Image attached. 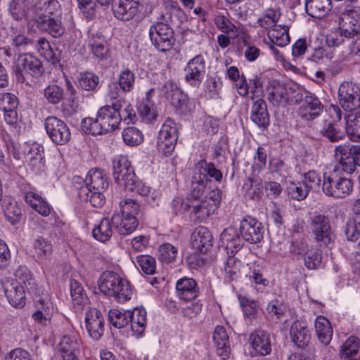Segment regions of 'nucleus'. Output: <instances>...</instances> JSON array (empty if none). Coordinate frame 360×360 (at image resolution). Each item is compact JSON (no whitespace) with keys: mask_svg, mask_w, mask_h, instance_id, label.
Masks as SVG:
<instances>
[{"mask_svg":"<svg viewBox=\"0 0 360 360\" xmlns=\"http://www.w3.org/2000/svg\"><path fill=\"white\" fill-rule=\"evenodd\" d=\"M268 100L274 105H284L288 101V91L282 86H278L273 88L269 94Z\"/></svg>","mask_w":360,"mask_h":360,"instance_id":"nucleus-60","label":"nucleus"},{"mask_svg":"<svg viewBox=\"0 0 360 360\" xmlns=\"http://www.w3.org/2000/svg\"><path fill=\"white\" fill-rule=\"evenodd\" d=\"M112 176L116 183L123 186L126 189L135 182L136 174L134 169L124 155H119L112 161Z\"/></svg>","mask_w":360,"mask_h":360,"instance_id":"nucleus-12","label":"nucleus"},{"mask_svg":"<svg viewBox=\"0 0 360 360\" xmlns=\"http://www.w3.org/2000/svg\"><path fill=\"white\" fill-rule=\"evenodd\" d=\"M323 137L330 142H338L342 141L345 137V132L337 128L333 122L325 123L320 131Z\"/></svg>","mask_w":360,"mask_h":360,"instance_id":"nucleus-44","label":"nucleus"},{"mask_svg":"<svg viewBox=\"0 0 360 360\" xmlns=\"http://www.w3.org/2000/svg\"><path fill=\"white\" fill-rule=\"evenodd\" d=\"M215 23L217 27L223 32L229 34L232 39H236L239 36L238 28L226 17L219 16Z\"/></svg>","mask_w":360,"mask_h":360,"instance_id":"nucleus-57","label":"nucleus"},{"mask_svg":"<svg viewBox=\"0 0 360 360\" xmlns=\"http://www.w3.org/2000/svg\"><path fill=\"white\" fill-rule=\"evenodd\" d=\"M288 27L286 25H276L268 31V37L271 44L278 46H285L290 42Z\"/></svg>","mask_w":360,"mask_h":360,"instance_id":"nucleus-37","label":"nucleus"},{"mask_svg":"<svg viewBox=\"0 0 360 360\" xmlns=\"http://www.w3.org/2000/svg\"><path fill=\"white\" fill-rule=\"evenodd\" d=\"M239 231L244 241L257 244L264 238V226L255 218L245 216L240 222Z\"/></svg>","mask_w":360,"mask_h":360,"instance_id":"nucleus-14","label":"nucleus"},{"mask_svg":"<svg viewBox=\"0 0 360 360\" xmlns=\"http://www.w3.org/2000/svg\"><path fill=\"white\" fill-rule=\"evenodd\" d=\"M153 92V89H150L148 92V96ZM138 114L145 122H149L154 120L157 117V112L153 108V103L150 100V97L147 98L146 102H142L137 108Z\"/></svg>","mask_w":360,"mask_h":360,"instance_id":"nucleus-43","label":"nucleus"},{"mask_svg":"<svg viewBox=\"0 0 360 360\" xmlns=\"http://www.w3.org/2000/svg\"><path fill=\"white\" fill-rule=\"evenodd\" d=\"M35 46L39 53L44 57L47 61L53 65H56L59 63V58L56 56L49 42L45 38L39 39Z\"/></svg>","mask_w":360,"mask_h":360,"instance_id":"nucleus-47","label":"nucleus"},{"mask_svg":"<svg viewBox=\"0 0 360 360\" xmlns=\"http://www.w3.org/2000/svg\"><path fill=\"white\" fill-rule=\"evenodd\" d=\"M206 69L205 57L198 54L191 59L184 68V79L191 86L198 88L202 84Z\"/></svg>","mask_w":360,"mask_h":360,"instance_id":"nucleus-13","label":"nucleus"},{"mask_svg":"<svg viewBox=\"0 0 360 360\" xmlns=\"http://www.w3.org/2000/svg\"><path fill=\"white\" fill-rule=\"evenodd\" d=\"M38 16L60 17L61 7L57 0H47L41 6L37 7Z\"/></svg>","mask_w":360,"mask_h":360,"instance_id":"nucleus-45","label":"nucleus"},{"mask_svg":"<svg viewBox=\"0 0 360 360\" xmlns=\"http://www.w3.org/2000/svg\"><path fill=\"white\" fill-rule=\"evenodd\" d=\"M238 299L245 317L250 321L256 319L259 314L257 303L255 301L250 300L245 297L239 296Z\"/></svg>","mask_w":360,"mask_h":360,"instance_id":"nucleus-52","label":"nucleus"},{"mask_svg":"<svg viewBox=\"0 0 360 360\" xmlns=\"http://www.w3.org/2000/svg\"><path fill=\"white\" fill-rule=\"evenodd\" d=\"M212 339L216 347L217 354L221 360L229 358L231 353L229 338L225 328L217 326L212 335Z\"/></svg>","mask_w":360,"mask_h":360,"instance_id":"nucleus-24","label":"nucleus"},{"mask_svg":"<svg viewBox=\"0 0 360 360\" xmlns=\"http://www.w3.org/2000/svg\"><path fill=\"white\" fill-rule=\"evenodd\" d=\"M98 284L103 294L113 297L118 302L123 303L131 299L132 290L129 282L116 272L104 271L101 274Z\"/></svg>","mask_w":360,"mask_h":360,"instance_id":"nucleus-2","label":"nucleus"},{"mask_svg":"<svg viewBox=\"0 0 360 360\" xmlns=\"http://www.w3.org/2000/svg\"><path fill=\"white\" fill-rule=\"evenodd\" d=\"M216 210L214 207L210 205L206 200H202L200 203L193 206L191 212L194 214L195 219L203 221L213 214Z\"/></svg>","mask_w":360,"mask_h":360,"instance_id":"nucleus-50","label":"nucleus"},{"mask_svg":"<svg viewBox=\"0 0 360 360\" xmlns=\"http://www.w3.org/2000/svg\"><path fill=\"white\" fill-rule=\"evenodd\" d=\"M70 295L75 304L81 305L86 302L87 297L82 284L72 279L70 281Z\"/></svg>","mask_w":360,"mask_h":360,"instance_id":"nucleus-59","label":"nucleus"},{"mask_svg":"<svg viewBox=\"0 0 360 360\" xmlns=\"http://www.w3.org/2000/svg\"><path fill=\"white\" fill-rule=\"evenodd\" d=\"M16 280L20 285H23L24 289L29 290L30 292L35 295H41V291L44 295V289L34 282V278L30 274V271L25 267H20L15 272Z\"/></svg>","mask_w":360,"mask_h":360,"instance_id":"nucleus-32","label":"nucleus"},{"mask_svg":"<svg viewBox=\"0 0 360 360\" xmlns=\"http://www.w3.org/2000/svg\"><path fill=\"white\" fill-rule=\"evenodd\" d=\"M139 4V0H114L112 11L117 19L129 21L138 13Z\"/></svg>","mask_w":360,"mask_h":360,"instance_id":"nucleus-19","label":"nucleus"},{"mask_svg":"<svg viewBox=\"0 0 360 360\" xmlns=\"http://www.w3.org/2000/svg\"><path fill=\"white\" fill-rule=\"evenodd\" d=\"M178 139V130L175 123L168 119L162 124L157 139L158 150L168 156L174 151Z\"/></svg>","mask_w":360,"mask_h":360,"instance_id":"nucleus-10","label":"nucleus"},{"mask_svg":"<svg viewBox=\"0 0 360 360\" xmlns=\"http://www.w3.org/2000/svg\"><path fill=\"white\" fill-rule=\"evenodd\" d=\"M336 169L352 174L360 167V145H340L335 148Z\"/></svg>","mask_w":360,"mask_h":360,"instance_id":"nucleus-6","label":"nucleus"},{"mask_svg":"<svg viewBox=\"0 0 360 360\" xmlns=\"http://www.w3.org/2000/svg\"><path fill=\"white\" fill-rule=\"evenodd\" d=\"M130 327L134 334L142 335L147 323V313L144 308H135L130 311Z\"/></svg>","mask_w":360,"mask_h":360,"instance_id":"nucleus-35","label":"nucleus"},{"mask_svg":"<svg viewBox=\"0 0 360 360\" xmlns=\"http://www.w3.org/2000/svg\"><path fill=\"white\" fill-rule=\"evenodd\" d=\"M44 96L49 103L56 105L63 99L64 91L58 85L49 84L44 89Z\"/></svg>","mask_w":360,"mask_h":360,"instance_id":"nucleus-55","label":"nucleus"},{"mask_svg":"<svg viewBox=\"0 0 360 360\" xmlns=\"http://www.w3.org/2000/svg\"><path fill=\"white\" fill-rule=\"evenodd\" d=\"M149 36L154 46L162 52L169 51L175 42L173 29L162 22H155L150 26Z\"/></svg>","mask_w":360,"mask_h":360,"instance_id":"nucleus-9","label":"nucleus"},{"mask_svg":"<svg viewBox=\"0 0 360 360\" xmlns=\"http://www.w3.org/2000/svg\"><path fill=\"white\" fill-rule=\"evenodd\" d=\"M192 247L198 252L207 253L212 247V235L205 226L198 227L191 236Z\"/></svg>","mask_w":360,"mask_h":360,"instance_id":"nucleus-23","label":"nucleus"},{"mask_svg":"<svg viewBox=\"0 0 360 360\" xmlns=\"http://www.w3.org/2000/svg\"><path fill=\"white\" fill-rule=\"evenodd\" d=\"M120 214L115 213L111 221L115 230L120 235L131 233L138 226L136 215L139 211V204L132 199H125L120 202Z\"/></svg>","mask_w":360,"mask_h":360,"instance_id":"nucleus-4","label":"nucleus"},{"mask_svg":"<svg viewBox=\"0 0 360 360\" xmlns=\"http://www.w3.org/2000/svg\"><path fill=\"white\" fill-rule=\"evenodd\" d=\"M13 63L12 72L15 77L16 82L27 86H30L26 75L38 78L43 75L44 70L41 62L32 54L19 53Z\"/></svg>","mask_w":360,"mask_h":360,"instance_id":"nucleus-3","label":"nucleus"},{"mask_svg":"<svg viewBox=\"0 0 360 360\" xmlns=\"http://www.w3.org/2000/svg\"><path fill=\"white\" fill-rule=\"evenodd\" d=\"M33 250L38 262H43L51 253V245L44 238L39 237L33 243Z\"/></svg>","mask_w":360,"mask_h":360,"instance_id":"nucleus-53","label":"nucleus"},{"mask_svg":"<svg viewBox=\"0 0 360 360\" xmlns=\"http://www.w3.org/2000/svg\"><path fill=\"white\" fill-rule=\"evenodd\" d=\"M315 330L319 342L326 346L329 345L333 334L329 321L323 316H319L315 321Z\"/></svg>","mask_w":360,"mask_h":360,"instance_id":"nucleus-34","label":"nucleus"},{"mask_svg":"<svg viewBox=\"0 0 360 360\" xmlns=\"http://www.w3.org/2000/svg\"><path fill=\"white\" fill-rule=\"evenodd\" d=\"M323 109V105L314 94L304 91V102L300 108V115L302 119L314 120L321 115Z\"/></svg>","mask_w":360,"mask_h":360,"instance_id":"nucleus-18","label":"nucleus"},{"mask_svg":"<svg viewBox=\"0 0 360 360\" xmlns=\"http://www.w3.org/2000/svg\"><path fill=\"white\" fill-rule=\"evenodd\" d=\"M88 47L94 58L99 63H108L111 58V51L105 37L100 32L92 34L88 41Z\"/></svg>","mask_w":360,"mask_h":360,"instance_id":"nucleus-16","label":"nucleus"},{"mask_svg":"<svg viewBox=\"0 0 360 360\" xmlns=\"http://www.w3.org/2000/svg\"><path fill=\"white\" fill-rule=\"evenodd\" d=\"M220 240L222 245L230 250L232 254L237 252L244 245V240L239 230L233 227L225 229L220 236Z\"/></svg>","mask_w":360,"mask_h":360,"instance_id":"nucleus-26","label":"nucleus"},{"mask_svg":"<svg viewBox=\"0 0 360 360\" xmlns=\"http://www.w3.org/2000/svg\"><path fill=\"white\" fill-rule=\"evenodd\" d=\"M340 26L347 29H354L356 32L360 28V11L356 7L346 8L341 15Z\"/></svg>","mask_w":360,"mask_h":360,"instance_id":"nucleus-36","label":"nucleus"},{"mask_svg":"<svg viewBox=\"0 0 360 360\" xmlns=\"http://www.w3.org/2000/svg\"><path fill=\"white\" fill-rule=\"evenodd\" d=\"M37 27L56 38L61 37L65 32V27L60 17L38 16L36 19Z\"/></svg>","mask_w":360,"mask_h":360,"instance_id":"nucleus-22","label":"nucleus"},{"mask_svg":"<svg viewBox=\"0 0 360 360\" xmlns=\"http://www.w3.org/2000/svg\"><path fill=\"white\" fill-rule=\"evenodd\" d=\"M241 262L233 256H229L224 266V280L233 281L237 280L240 276Z\"/></svg>","mask_w":360,"mask_h":360,"instance_id":"nucleus-40","label":"nucleus"},{"mask_svg":"<svg viewBox=\"0 0 360 360\" xmlns=\"http://www.w3.org/2000/svg\"><path fill=\"white\" fill-rule=\"evenodd\" d=\"M281 13L279 11L269 8L265 11L262 17L257 20V23L262 28L271 30L277 25Z\"/></svg>","mask_w":360,"mask_h":360,"instance_id":"nucleus-49","label":"nucleus"},{"mask_svg":"<svg viewBox=\"0 0 360 360\" xmlns=\"http://www.w3.org/2000/svg\"><path fill=\"white\" fill-rule=\"evenodd\" d=\"M291 341L299 348L306 347L310 341L311 335L306 324L300 321L292 323L290 330Z\"/></svg>","mask_w":360,"mask_h":360,"instance_id":"nucleus-27","label":"nucleus"},{"mask_svg":"<svg viewBox=\"0 0 360 360\" xmlns=\"http://www.w3.org/2000/svg\"><path fill=\"white\" fill-rule=\"evenodd\" d=\"M178 297L184 301H191L198 297L200 290L198 283L193 278H183L179 279L176 284Z\"/></svg>","mask_w":360,"mask_h":360,"instance_id":"nucleus-25","label":"nucleus"},{"mask_svg":"<svg viewBox=\"0 0 360 360\" xmlns=\"http://www.w3.org/2000/svg\"><path fill=\"white\" fill-rule=\"evenodd\" d=\"M118 84L122 92H130L134 89L135 84L134 73L127 68L123 70L120 73Z\"/></svg>","mask_w":360,"mask_h":360,"instance_id":"nucleus-54","label":"nucleus"},{"mask_svg":"<svg viewBox=\"0 0 360 360\" xmlns=\"http://www.w3.org/2000/svg\"><path fill=\"white\" fill-rule=\"evenodd\" d=\"M251 120L259 128L266 129L270 124L269 114L266 102L259 98L256 100L251 108Z\"/></svg>","mask_w":360,"mask_h":360,"instance_id":"nucleus-28","label":"nucleus"},{"mask_svg":"<svg viewBox=\"0 0 360 360\" xmlns=\"http://www.w3.org/2000/svg\"><path fill=\"white\" fill-rule=\"evenodd\" d=\"M332 9L331 0H306L305 11L311 17L321 19Z\"/></svg>","mask_w":360,"mask_h":360,"instance_id":"nucleus-29","label":"nucleus"},{"mask_svg":"<svg viewBox=\"0 0 360 360\" xmlns=\"http://www.w3.org/2000/svg\"><path fill=\"white\" fill-rule=\"evenodd\" d=\"M286 311V306L279 300L270 301L266 307L267 316L272 319H280Z\"/></svg>","mask_w":360,"mask_h":360,"instance_id":"nucleus-61","label":"nucleus"},{"mask_svg":"<svg viewBox=\"0 0 360 360\" xmlns=\"http://www.w3.org/2000/svg\"><path fill=\"white\" fill-rule=\"evenodd\" d=\"M112 221L108 218H104L100 224L92 231V235L95 239L101 242L108 240L112 236Z\"/></svg>","mask_w":360,"mask_h":360,"instance_id":"nucleus-41","label":"nucleus"},{"mask_svg":"<svg viewBox=\"0 0 360 360\" xmlns=\"http://www.w3.org/2000/svg\"><path fill=\"white\" fill-rule=\"evenodd\" d=\"M335 166L333 171L324 173L322 191L328 196L335 198H344L353 191L354 182L349 178L340 176Z\"/></svg>","mask_w":360,"mask_h":360,"instance_id":"nucleus-5","label":"nucleus"},{"mask_svg":"<svg viewBox=\"0 0 360 360\" xmlns=\"http://www.w3.org/2000/svg\"><path fill=\"white\" fill-rule=\"evenodd\" d=\"M176 255L177 248L170 243H164L159 248V259L163 262H172Z\"/></svg>","mask_w":360,"mask_h":360,"instance_id":"nucleus-64","label":"nucleus"},{"mask_svg":"<svg viewBox=\"0 0 360 360\" xmlns=\"http://www.w3.org/2000/svg\"><path fill=\"white\" fill-rule=\"evenodd\" d=\"M37 311L32 314L35 321L46 325V321L50 320L53 314V307L51 302L46 291L44 289V295L41 292V295H35Z\"/></svg>","mask_w":360,"mask_h":360,"instance_id":"nucleus-21","label":"nucleus"},{"mask_svg":"<svg viewBox=\"0 0 360 360\" xmlns=\"http://www.w3.org/2000/svg\"><path fill=\"white\" fill-rule=\"evenodd\" d=\"M303 184L308 190L318 191L321 187V176L314 170H310L303 174Z\"/></svg>","mask_w":360,"mask_h":360,"instance_id":"nucleus-63","label":"nucleus"},{"mask_svg":"<svg viewBox=\"0 0 360 360\" xmlns=\"http://www.w3.org/2000/svg\"><path fill=\"white\" fill-rule=\"evenodd\" d=\"M360 340L354 336H349L340 349V356L342 359L359 356Z\"/></svg>","mask_w":360,"mask_h":360,"instance_id":"nucleus-38","label":"nucleus"},{"mask_svg":"<svg viewBox=\"0 0 360 360\" xmlns=\"http://www.w3.org/2000/svg\"><path fill=\"white\" fill-rule=\"evenodd\" d=\"M262 181L254 180L248 178L247 182L244 184L243 188L246 189V194L252 200H259L262 195Z\"/></svg>","mask_w":360,"mask_h":360,"instance_id":"nucleus-62","label":"nucleus"},{"mask_svg":"<svg viewBox=\"0 0 360 360\" xmlns=\"http://www.w3.org/2000/svg\"><path fill=\"white\" fill-rule=\"evenodd\" d=\"M28 10L26 0H12L9 5V11L16 20L25 18Z\"/></svg>","mask_w":360,"mask_h":360,"instance_id":"nucleus-56","label":"nucleus"},{"mask_svg":"<svg viewBox=\"0 0 360 360\" xmlns=\"http://www.w3.org/2000/svg\"><path fill=\"white\" fill-rule=\"evenodd\" d=\"M44 128L51 141L56 145H65L71 139L70 130L66 123L55 116L45 119Z\"/></svg>","mask_w":360,"mask_h":360,"instance_id":"nucleus-11","label":"nucleus"},{"mask_svg":"<svg viewBox=\"0 0 360 360\" xmlns=\"http://www.w3.org/2000/svg\"><path fill=\"white\" fill-rule=\"evenodd\" d=\"M86 188L89 191H105L109 182L106 174L99 169L89 170L85 180Z\"/></svg>","mask_w":360,"mask_h":360,"instance_id":"nucleus-31","label":"nucleus"},{"mask_svg":"<svg viewBox=\"0 0 360 360\" xmlns=\"http://www.w3.org/2000/svg\"><path fill=\"white\" fill-rule=\"evenodd\" d=\"M122 139L125 144L129 146H136L143 141V135L139 129L129 127L123 130Z\"/></svg>","mask_w":360,"mask_h":360,"instance_id":"nucleus-48","label":"nucleus"},{"mask_svg":"<svg viewBox=\"0 0 360 360\" xmlns=\"http://www.w3.org/2000/svg\"><path fill=\"white\" fill-rule=\"evenodd\" d=\"M138 268H139L144 274L152 275L154 274L156 269L155 259L148 255H141L136 257L134 262Z\"/></svg>","mask_w":360,"mask_h":360,"instance_id":"nucleus-51","label":"nucleus"},{"mask_svg":"<svg viewBox=\"0 0 360 360\" xmlns=\"http://www.w3.org/2000/svg\"><path fill=\"white\" fill-rule=\"evenodd\" d=\"M80 343L75 335H65L61 338L59 347L62 354L79 352Z\"/></svg>","mask_w":360,"mask_h":360,"instance_id":"nucleus-58","label":"nucleus"},{"mask_svg":"<svg viewBox=\"0 0 360 360\" xmlns=\"http://www.w3.org/2000/svg\"><path fill=\"white\" fill-rule=\"evenodd\" d=\"M85 326L89 335L93 340H98L105 330L102 313L96 308H90L85 314Z\"/></svg>","mask_w":360,"mask_h":360,"instance_id":"nucleus-17","label":"nucleus"},{"mask_svg":"<svg viewBox=\"0 0 360 360\" xmlns=\"http://www.w3.org/2000/svg\"><path fill=\"white\" fill-rule=\"evenodd\" d=\"M194 169L200 174L201 176H204L205 179L207 177L213 178L217 182H221L222 179V173L217 169L213 163L207 162L202 160H200L195 166Z\"/></svg>","mask_w":360,"mask_h":360,"instance_id":"nucleus-39","label":"nucleus"},{"mask_svg":"<svg viewBox=\"0 0 360 360\" xmlns=\"http://www.w3.org/2000/svg\"><path fill=\"white\" fill-rule=\"evenodd\" d=\"M345 115V134L353 142L360 141V112L358 110L347 112Z\"/></svg>","mask_w":360,"mask_h":360,"instance_id":"nucleus-30","label":"nucleus"},{"mask_svg":"<svg viewBox=\"0 0 360 360\" xmlns=\"http://www.w3.org/2000/svg\"><path fill=\"white\" fill-rule=\"evenodd\" d=\"M123 104L120 101H117L111 105H107L99 108L96 117L84 118L82 121V129L86 134L93 136L101 135L112 132L119 127L122 121L120 110Z\"/></svg>","mask_w":360,"mask_h":360,"instance_id":"nucleus-1","label":"nucleus"},{"mask_svg":"<svg viewBox=\"0 0 360 360\" xmlns=\"http://www.w3.org/2000/svg\"><path fill=\"white\" fill-rule=\"evenodd\" d=\"M309 226L314 239L320 246L329 247L334 243L335 235L332 230L328 216L315 214L310 218Z\"/></svg>","mask_w":360,"mask_h":360,"instance_id":"nucleus-7","label":"nucleus"},{"mask_svg":"<svg viewBox=\"0 0 360 360\" xmlns=\"http://www.w3.org/2000/svg\"><path fill=\"white\" fill-rule=\"evenodd\" d=\"M3 288L11 305L15 308H22L25 305V289L19 282L14 280L6 281L3 283Z\"/></svg>","mask_w":360,"mask_h":360,"instance_id":"nucleus-20","label":"nucleus"},{"mask_svg":"<svg viewBox=\"0 0 360 360\" xmlns=\"http://www.w3.org/2000/svg\"><path fill=\"white\" fill-rule=\"evenodd\" d=\"M129 314L130 310L122 311L118 309H112L108 312V320L114 327L122 328L129 324Z\"/></svg>","mask_w":360,"mask_h":360,"instance_id":"nucleus-42","label":"nucleus"},{"mask_svg":"<svg viewBox=\"0 0 360 360\" xmlns=\"http://www.w3.org/2000/svg\"><path fill=\"white\" fill-rule=\"evenodd\" d=\"M172 104L175 107L177 112L182 115H187L195 110V101L188 98V95L182 91H176L171 98Z\"/></svg>","mask_w":360,"mask_h":360,"instance_id":"nucleus-33","label":"nucleus"},{"mask_svg":"<svg viewBox=\"0 0 360 360\" xmlns=\"http://www.w3.org/2000/svg\"><path fill=\"white\" fill-rule=\"evenodd\" d=\"M338 99L341 108L347 112L359 110L360 85L352 82H343L338 88Z\"/></svg>","mask_w":360,"mask_h":360,"instance_id":"nucleus-8","label":"nucleus"},{"mask_svg":"<svg viewBox=\"0 0 360 360\" xmlns=\"http://www.w3.org/2000/svg\"><path fill=\"white\" fill-rule=\"evenodd\" d=\"M207 182L208 179H205L204 176H201L200 174L194 169L191 184V196L193 199L201 197L205 191Z\"/></svg>","mask_w":360,"mask_h":360,"instance_id":"nucleus-46","label":"nucleus"},{"mask_svg":"<svg viewBox=\"0 0 360 360\" xmlns=\"http://www.w3.org/2000/svg\"><path fill=\"white\" fill-rule=\"evenodd\" d=\"M248 342L252 347V356H266L271 352L270 333L263 329H256L250 333Z\"/></svg>","mask_w":360,"mask_h":360,"instance_id":"nucleus-15","label":"nucleus"}]
</instances>
